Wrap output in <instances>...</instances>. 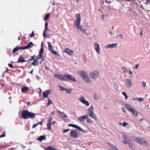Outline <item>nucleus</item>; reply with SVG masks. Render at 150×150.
Returning <instances> with one entry per match:
<instances>
[{"label":"nucleus","instance_id":"nucleus-1","mask_svg":"<svg viewBox=\"0 0 150 150\" xmlns=\"http://www.w3.org/2000/svg\"><path fill=\"white\" fill-rule=\"evenodd\" d=\"M75 17L76 19V22H74V24L78 29H79L81 31L84 32L85 31V29L83 28L80 25L81 22V18L79 14H76Z\"/></svg>","mask_w":150,"mask_h":150},{"label":"nucleus","instance_id":"nucleus-2","mask_svg":"<svg viewBox=\"0 0 150 150\" xmlns=\"http://www.w3.org/2000/svg\"><path fill=\"white\" fill-rule=\"evenodd\" d=\"M78 74L82 78L85 82L88 83L90 82V79L88 78L86 72L80 71L78 72Z\"/></svg>","mask_w":150,"mask_h":150},{"label":"nucleus","instance_id":"nucleus-3","mask_svg":"<svg viewBox=\"0 0 150 150\" xmlns=\"http://www.w3.org/2000/svg\"><path fill=\"white\" fill-rule=\"evenodd\" d=\"M125 107L130 112H132L133 114L136 116H138V113L136 110L134 108H132L130 105L128 104H126Z\"/></svg>","mask_w":150,"mask_h":150},{"label":"nucleus","instance_id":"nucleus-4","mask_svg":"<svg viewBox=\"0 0 150 150\" xmlns=\"http://www.w3.org/2000/svg\"><path fill=\"white\" fill-rule=\"evenodd\" d=\"M88 112L90 117L93 118L95 120H97L96 117L93 112V106H91L88 109Z\"/></svg>","mask_w":150,"mask_h":150},{"label":"nucleus","instance_id":"nucleus-5","mask_svg":"<svg viewBox=\"0 0 150 150\" xmlns=\"http://www.w3.org/2000/svg\"><path fill=\"white\" fill-rule=\"evenodd\" d=\"M43 42H42L41 43V48L40 51L39 57H37V59H41V61H40V64H41L42 62L43 61V55L42 54L43 53L44 51L43 50Z\"/></svg>","mask_w":150,"mask_h":150},{"label":"nucleus","instance_id":"nucleus-6","mask_svg":"<svg viewBox=\"0 0 150 150\" xmlns=\"http://www.w3.org/2000/svg\"><path fill=\"white\" fill-rule=\"evenodd\" d=\"M28 49V44L27 45L23 47H21L19 46H17L14 48V49L13 50L12 52L14 54L17 51L19 50H25Z\"/></svg>","mask_w":150,"mask_h":150},{"label":"nucleus","instance_id":"nucleus-7","mask_svg":"<svg viewBox=\"0 0 150 150\" xmlns=\"http://www.w3.org/2000/svg\"><path fill=\"white\" fill-rule=\"evenodd\" d=\"M71 80L74 82H76V79L72 76L69 74H65V81L67 80Z\"/></svg>","mask_w":150,"mask_h":150},{"label":"nucleus","instance_id":"nucleus-8","mask_svg":"<svg viewBox=\"0 0 150 150\" xmlns=\"http://www.w3.org/2000/svg\"><path fill=\"white\" fill-rule=\"evenodd\" d=\"M20 117L24 119H28V111L27 110L23 111L21 113V116Z\"/></svg>","mask_w":150,"mask_h":150},{"label":"nucleus","instance_id":"nucleus-9","mask_svg":"<svg viewBox=\"0 0 150 150\" xmlns=\"http://www.w3.org/2000/svg\"><path fill=\"white\" fill-rule=\"evenodd\" d=\"M70 136L71 137L77 138L79 136V134L77 130H72L70 132Z\"/></svg>","mask_w":150,"mask_h":150},{"label":"nucleus","instance_id":"nucleus-10","mask_svg":"<svg viewBox=\"0 0 150 150\" xmlns=\"http://www.w3.org/2000/svg\"><path fill=\"white\" fill-rule=\"evenodd\" d=\"M135 141L141 144L146 145V142L144 140V139L142 138L137 137L135 139Z\"/></svg>","mask_w":150,"mask_h":150},{"label":"nucleus","instance_id":"nucleus-11","mask_svg":"<svg viewBox=\"0 0 150 150\" xmlns=\"http://www.w3.org/2000/svg\"><path fill=\"white\" fill-rule=\"evenodd\" d=\"M54 76L60 80L65 81V74L63 75L62 74H54Z\"/></svg>","mask_w":150,"mask_h":150},{"label":"nucleus","instance_id":"nucleus-12","mask_svg":"<svg viewBox=\"0 0 150 150\" xmlns=\"http://www.w3.org/2000/svg\"><path fill=\"white\" fill-rule=\"evenodd\" d=\"M125 85L128 88L131 87L132 85V81L130 79H127L125 81Z\"/></svg>","mask_w":150,"mask_h":150},{"label":"nucleus","instance_id":"nucleus-13","mask_svg":"<svg viewBox=\"0 0 150 150\" xmlns=\"http://www.w3.org/2000/svg\"><path fill=\"white\" fill-rule=\"evenodd\" d=\"M98 74L97 72L94 71L92 72L90 75L92 79H95L98 77Z\"/></svg>","mask_w":150,"mask_h":150},{"label":"nucleus","instance_id":"nucleus-14","mask_svg":"<svg viewBox=\"0 0 150 150\" xmlns=\"http://www.w3.org/2000/svg\"><path fill=\"white\" fill-rule=\"evenodd\" d=\"M88 115H86L82 116H81L78 117V120L81 122H83L85 119H87L88 118Z\"/></svg>","mask_w":150,"mask_h":150},{"label":"nucleus","instance_id":"nucleus-15","mask_svg":"<svg viewBox=\"0 0 150 150\" xmlns=\"http://www.w3.org/2000/svg\"><path fill=\"white\" fill-rule=\"evenodd\" d=\"M80 101L86 106H88L89 105V103L88 101H86L83 97H81L80 98Z\"/></svg>","mask_w":150,"mask_h":150},{"label":"nucleus","instance_id":"nucleus-16","mask_svg":"<svg viewBox=\"0 0 150 150\" xmlns=\"http://www.w3.org/2000/svg\"><path fill=\"white\" fill-rule=\"evenodd\" d=\"M117 43H114L108 45L106 46L105 47L107 48H112L114 47H116L117 46Z\"/></svg>","mask_w":150,"mask_h":150},{"label":"nucleus","instance_id":"nucleus-17","mask_svg":"<svg viewBox=\"0 0 150 150\" xmlns=\"http://www.w3.org/2000/svg\"><path fill=\"white\" fill-rule=\"evenodd\" d=\"M51 92V91L49 90H47L45 92H43V96L44 98H47L48 96L50 94Z\"/></svg>","mask_w":150,"mask_h":150},{"label":"nucleus","instance_id":"nucleus-18","mask_svg":"<svg viewBox=\"0 0 150 150\" xmlns=\"http://www.w3.org/2000/svg\"><path fill=\"white\" fill-rule=\"evenodd\" d=\"M48 24L47 23V21H46L45 24V29L43 33V36L44 37H46V36L45 34V33L47 32V31L48 30V28L47 27Z\"/></svg>","mask_w":150,"mask_h":150},{"label":"nucleus","instance_id":"nucleus-19","mask_svg":"<svg viewBox=\"0 0 150 150\" xmlns=\"http://www.w3.org/2000/svg\"><path fill=\"white\" fill-rule=\"evenodd\" d=\"M94 46L95 47V49L96 51L98 54L100 52V47L99 45L97 43H94Z\"/></svg>","mask_w":150,"mask_h":150},{"label":"nucleus","instance_id":"nucleus-20","mask_svg":"<svg viewBox=\"0 0 150 150\" xmlns=\"http://www.w3.org/2000/svg\"><path fill=\"white\" fill-rule=\"evenodd\" d=\"M27 61L24 59V58L23 56V55H21L19 58L17 63H23Z\"/></svg>","mask_w":150,"mask_h":150},{"label":"nucleus","instance_id":"nucleus-21","mask_svg":"<svg viewBox=\"0 0 150 150\" xmlns=\"http://www.w3.org/2000/svg\"><path fill=\"white\" fill-rule=\"evenodd\" d=\"M122 138L124 140L123 141H125L126 142H127L128 141H129V142L131 141V139L129 137L127 136L124 135L123 136Z\"/></svg>","mask_w":150,"mask_h":150},{"label":"nucleus","instance_id":"nucleus-22","mask_svg":"<svg viewBox=\"0 0 150 150\" xmlns=\"http://www.w3.org/2000/svg\"><path fill=\"white\" fill-rule=\"evenodd\" d=\"M64 52L70 55H72L73 54L72 53L73 52V51H71L70 49H68V48L65 49Z\"/></svg>","mask_w":150,"mask_h":150},{"label":"nucleus","instance_id":"nucleus-23","mask_svg":"<svg viewBox=\"0 0 150 150\" xmlns=\"http://www.w3.org/2000/svg\"><path fill=\"white\" fill-rule=\"evenodd\" d=\"M69 126H71L73 127H74L77 129L78 130L80 131H81V128L79 126L77 125L74 124H70L68 125Z\"/></svg>","mask_w":150,"mask_h":150},{"label":"nucleus","instance_id":"nucleus-24","mask_svg":"<svg viewBox=\"0 0 150 150\" xmlns=\"http://www.w3.org/2000/svg\"><path fill=\"white\" fill-rule=\"evenodd\" d=\"M123 142L124 144H126L127 143L128 144H129V146L130 148H131L132 149L133 148V144L132 143H130L129 141H128L127 142H126L125 141H123Z\"/></svg>","mask_w":150,"mask_h":150},{"label":"nucleus","instance_id":"nucleus-25","mask_svg":"<svg viewBox=\"0 0 150 150\" xmlns=\"http://www.w3.org/2000/svg\"><path fill=\"white\" fill-rule=\"evenodd\" d=\"M37 59L36 60L34 59L35 60V62H33L32 64L35 66H37L38 65V63H40V62H39L38 61L39 59H37Z\"/></svg>","mask_w":150,"mask_h":150},{"label":"nucleus","instance_id":"nucleus-26","mask_svg":"<svg viewBox=\"0 0 150 150\" xmlns=\"http://www.w3.org/2000/svg\"><path fill=\"white\" fill-rule=\"evenodd\" d=\"M28 90V87L25 86L23 87L21 89V91L22 93H25Z\"/></svg>","mask_w":150,"mask_h":150},{"label":"nucleus","instance_id":"nucleus-27","mask_svg":"<svg viewBox=\"0 0 150 150\" xmlns=\"http://www.w3.org/2000/svg\"><path fill=\"white\" fill-rule=\"evenodd\" d=\"M48 43V50L50 52L53 50V46L50 42H49Z\"/></svg>","mask_w":150,"mask_h":150},{"label":"nucleus","instance_id":"nucleus-28","mask_svg":"<svg viewBox=\"0 0 150 150\" xmlns=\"http://www.w3.org/2000/svg\"><path fill=\"white\" fill-rule=\"evenodd\" d=\"M46 137L45 136H41L40 137H38V140L40 141H42Z\"/></svg>","mask_w":150,"mask_h":150},{"label":"nucleus","instance_id":"nucleus-29","mask_svg":"<svg viewBox=\"0 0 150 150\" xmlns=\"http://www.w3.org/2000/svg\"><path fill=\"white\" fill-rule=\"evenodd\" d=\"M35 116V114L34 113H32L29 112V118L34 117Z\"/></svg>","mask_w":150,"mask_h":150},{"label":"nucleus","instance_id":"nucleus-30","mask_svg":"<svg viewBox=\"0 0 150 150\" xmlns=\"http://www.w3.org/2000/svg\"><path fill=\"white\" fill-rule=\"evenodd\" d=\"M50 16V13H48L46 14L45 15V17L44 18V20L45 21H46L49 18Z\"/></svg>","mask_w":150,"mask_h":150},{"label":"nucleus","instance_id":"nucleus-31","mask_svg":"<svg viewBox=\"0 0 150 150\" xmlns=\"http://www.w3.org/2000/svg\"><path fill=\"white\" fill-rule=\"evenodd\" d=\"M51 125H52V124L47 123V129H48L50 130H51Z\"/></svg>","mask_w":150,"mask_h":150},{"label":"nucleus","instance_id":"nucleus-32","mask_svg":"<svg viewBox=\"0 0 150 150\" xmlns=\"http://www.w3.org/2000/svg\"><path fill=\"white\" fill-rule=\"evenodd\" d=\"M52 116L51 115L50 116V117L49 118V119H48V122H47V123H50V124H52Z\"/></svg>","mask_w":150,"mask_h":150},{"label":"nucleus","instance_id":"nucleus-33","mask_svg":"<svg viewBox=\"0 0 150 150\" xmlns=\"http://www.w3.org/2000/svg\"><path fill=\"white\" fill-rule=\"evenodd\" d=\"M60 117L62 118H66L67 116L66 114L64 113H62L60 115Z\"/></svg>","mask_w":150,"mask_h":150},{"label":"nucleus","instance_id":"nucleus-34","mask_svg":"<svg viewBox=\"0 0 150 150\" xmlns=\"http://www.w3.org/2000/svg\"><path fill=\"white\" fill-rule=\"evenodd\" d=\"M42 121L36 124H35V125H33L32 127V128H34L38 125H42Z\"/></svg>","mask_w":150,"mask_h":150},{"label":"nucleus","instance_id":"nucleus-35","mask_svg":"<svg viewBox=\"0 0 150 150\" xmlns=\"http://www.w3.org/2000/svg\"><path fill=\"white\" fill-rule=\"evenodd\" d=\"M47 98L48 100V102L47 103V106H49L50 104H52L53 103L52 102L51 100L49 98V97H47Z\"/></svg>","mask_w":150,"mask_h":150},{"label":"nucleus","instance_id":"nucleus-36","mask_svg":"<svg viewBox=\"0 0 150 150\" xmlns=\"http://www.w3.org/2000/svg\"><path fill=\"white\" fill-rule=\"evenodd\" d=\"M50 52H52L53 54L56 55L57 56H59V55L58 54L57 52L55 51L52 50L50 51Z\"/></svg>","mask_w":150,"mask_h":150},{"label":"nucleus","instance_id":"nucleus-37","mask_svg":"<svg viewBox=\"0 0 150 150\" xmlns=\"http://www.w3.org/2000/svg\"><path fill=\"white\" fill-rule=\"evenodd\" d=\"M110 145L111 146V148L113 149L112 150H118V149L115 147L114 146H113L112 145L110 144ZM108 150H111L110 149H109Z\"/></svg>","mask_w":150,"mask_h":150},{"label":"nucleus","instance_id":"nucleus-38","mask_svg":"<svg viewBox=\"0 0 150 150\" xmlns=\"http://www.w3.org/2000/svg\"><path fill=\"white\" fill-rule=\"evenodd\" d=\"M65 91H66L67 93H70L71 92L72 90L70 88L67 89L66 88V90Z\"/></svg>","mask_w":150,"mask_h":150},{"label":"nucleus","instance_id":"nucleus-39","mask_svg":"<svg viewBox=\"0 0 150 150\" xmlns=\"http://www.w3.org/2000/svg\"><path fill=\"white\" fill-rule=\"evenodd\" d=\"M47 149V150H55L56 149L54 148L53 147L51 146H49L48 147Z\"/></svg>","mask_w":150,"mask_h":150},{"label":"nucleus","instance_id":"nucleus-40","mask_svg":"<svg viewBox=\"0 0 150 150\" xmlns=\"http://www.w3.org/2000/svg\"><path fill=\"white\" fill-rule=\"evenodd\" d=\"M34 45L32 42H30L29 43V48H31Z\"/></svg>","mask_w":150,"mask_h":150},{"label":"nucleus","instance_id":"nucleus-41","mask_svg":"<svg viewBox=\"0 0 150 150\" xmlns=\"http://www.w3.org/2000/svg\"><path fill=\"white\" fill-rule=\"evenodd\" d=\"M59 87L60 90L61 91H63L66 90V88H64L63 87L60 85H59Z\"/></svg>","mask_w":150,"mask_h":150},{"label":"nucleus","instance_id":"nucleus-42","mask_svg":"<svg viewBox=\"0 0 150 150\" xmlns=\"http://www.w3.org/2000/svg\"><path fill=\"white\" fill-rule=\"evenodd\" d=\"M83 33H85L86 34L88 35L90 33V31L88 30L85 29V31Z\"/></svg>","mask_w":150,"mask_h":150},{"label":"nucleus","instance_id":"nucleus-43","mask_svg":"<svg viewBox=\"0 0 150 150\" xmlns=\"http://www.w3.org/2000/svg\"><path fill=\"white\" fill-rule=\"evenodd\" d=\"M122 69L123 70V72L125 73L127 72L128 70L125 67H122Z\"/></svg>","mask_w":150,"mask_h":150},{"label":"nucleus","instance_id":"nucleus-44","mask_svg":"<svg viewBox=\"0 0 150 150\" xmlns=\"http://www.w3.org/2000/svg\"><path fill=\"white\" fill-rule=\"evenodd\" d=\"M87 121L88 123L91 124H92L93 122V121L91 120V119L88 118L87 119Z\"/></svg>","mask_w":150,"mask_h":150},{"label":"nucleus","instance_id":"nucleus-45","mask_svg":"<svg viewBox=\"0 0 150 150\" xmlns=\"http://www.w3.org/2000/svg\"><path fill=\"white\" fill-rule=\"evenodd\" d=\"M122 94L123 95H124L125 96V98L126 99H127L128 98V96L127 94H126V93L125 92H122Z\"/></svg>","mask_w":150,"mask_h":150},{"label":"nucleus","instance_id":"nucleus-46","mask_svg":"<svg viewBox=\"0 0 150 150\" xmlns=\"http://www.w3.org/2000/svg\"><path fill=\"white\" fill-rule=\"evenodd\" d=\"M35 32L34 31H32V33L29 34L30 37L31 38H33Z\"/></svg>","mask_w":150,"mask_h":150},{"label":"nucleus","instance_id":"nucleus-47","mask_svg":"<svg viewBox=\"0 0 150 150\" xmlns=\"http://www.w3.org/2000/svg\"><path fill=\"white\" fill-rule=\"evenodd\" d=\"M128 125V123L125 122H124L122 123V126L125 127L127 126Z\"/></svg>","mask_w":150,"mask_h":150},{"label":"nucleus","instance_id":"nucleus-48","mask_svg":"<svg viewBox=\"0 0 150 150\" xmlns=\"http://www.w3.org/2000/svg\"><path fill=\"white\" fill-rule=\"evenodd\" d=\"M69 130V129H64L63 132L65 133L67 132Z\"/></svg>","mask_w":150,"mask_h":150},{"label":"nucleus","instance_id":"nucleus-49","mask_svg":"<svg viewBox=\"0 0 150 150\" xmlns=\"http://www.w3.org/2000/svg\"><path fill=\"white\" fill-rule=\"evenodd\" d=\"M142 84L144 87H145L146 86V83H145L143 81L142 82Z\"/></svg>","mask_w":150,"mask_h":150},{"label":"nucleus","instance_id":"nucleus-50","mask_svg":"<svg viewBox=\"0 0 150 150\" xmlns=\"http://www.w3.org/2000/svg\"><path fill=\"white\" fill-rule=\"evenodd\" d=\"M8 65L10 67H11V68H13V65L12 64H9Z\"/></svg>","mask_w":150,"mask_h":150},{"label":"nucleus","instance_id":"nucleus-51","mask_svg":"<svg viewBox=\"0 0 150 150\" xmlns=\"http://www.w3.org/2000/svg\"><path fill=\"white\" fill-rule=\"evenodd\" d=\"M5 136V134H2L0 136V138L4 137Z\"/></svg>","mask_w":150,"mask_h":150},{"label":"nucleus","instance_id":"nucleus-52","mask_svg":"<svg viewBox=\"0 0 150 150\" xmlns=\"http://www.w3.org/2000/svg\"><path fill=\"white\" fill-rule=\"evenodd\" d=\"M139 101L140 102H142L143 100V99L142 98H139Z\"/></svg>","mask_w":150,"mask_h":150},{"label":"nucleus","instance_id":"nucleus-53","mask_svg":"<svg viewBox=\"0 0 150 150\" xmlns=\"http://www.w3.org/2000/svg\"><path fill=\"white\" fill-rule=\"evenodd\" d=\"M139 66V64H137V65H136L135 66V68L137 69L138 67V66Z\"/></svg>","mask_w":150,"mask_h":150},{"label":"nucleus","instance_id":"nucleus-54","mask_svg":"<svg viewBox=\"0 0 150 150\" xmlns=\"http://www.w3.org/2000/svg\"><path fill=\"white\" fill-rule=\"evenodd\" d=\"M146 4H150V0H147Z\"/></svg>","mask_w":150,"mask_h":150},{"label":"nucleus","instance_id":"nucleus-55","mask_svg":"<svg viewBox=\"0 0 150 150\" xmlns=\"http://www.w3.org/2000/svg\"><path fill=\"white\" fill-rule=\"evenodd\" d=\"M8 68H6V70L5 71H4V73H6L7 72H8Z\"/></svg>","mask_w":150,"mask_h":150},{"label":"nucleus","instance_id":"nucleus-56","mask_svg":"<svg viewBox=\"0 0 150 150\" xmlns=\"http://www.w3.org/2000/svg\"><path fill=\"white\" fill-rule=\"evenodd\" d=\"M57 112H58V113L60 114V115L62 113V112H61L60 111H59V110H57Z\"/></svg>","mask_w":150,"mask_h":150},{"label":"nucleus","instance_id":"nucleus-57","mask_svg":"<svg viewBox=\"0 0 150 150\" xmlns=\"http://www.w3.org/2000/svg\"><path fill=\"white\" fill-rule=\"evenodd\" d=\"M129 73L130 74H132V71H129Z\"/></svg>","mask_w":150,"mask_h":150},{"label":"nucleus","instance_id":"nucleus-58","mask_svg":"<svg viewBox=\"0 0 150 150\" xmlns=\"http://www.w3.org/2000/svg\"><path fill=\"white\" fill-rule=\"evenodd\" d=\"M4 146H0V149H2L3 148H4Z\"/></svg>","mask_w":150,"mask_h":150},{"label":"nucleus","instance_id":"nucleus-59","mask_svg":"<svg viewBox=\"0 0 150 150\" xmlns=\"http://www.w3.org/2000/svg\"><path fill=\"white\" fill-rule=\"evenodd\" d=\"M36 77H37V78L38 80H39L40 79V77L39 76H36Z\"/></svg>","mask_w":150,"mask_h":150},{"label":"nucleus","instance_id":"nucleus-60","mask_svg":"<svg viewBox=\"0 0 150 150\" xmlns=\"http://www.w3.org/2000/svg\"><path fill=\"white\" fill-rule=\"evenodd\" d=\"M5 73L3 72V74H2V77H3V78H4V74H5Z\"/></svg>","mask_w":150,"mask_h":150},{"label":"nucleus","instance_id":"nucleus-61","mask_svg":"<svg viewBox=\"0 0 150 150\" xmlns=\"http://www.w3.org/2000/svg\"><path fill=\"white\" fill-rule=\"evenodd\" d=\"M95 98L96 100H97L98 99V98H96V94L95 95Z\"/></svg>","mask_w":150,"mask_h":150},{"label":"nucleus","instance_id":"nucleus-62","mask_svg":"<svg viewBox=\"0 0 150 150\" xmlns=\"http://www.w3.org/2000/svg\"><path fill=\"white\" fill-rule=\"evenodd\" d=\"M55 121H54L53 122H52V125H54L55 124Z\"/></svg>","mask_w":150,"mask_h":150},{"label":"nucleus","instance_id":"nucleus-63","mask_svg":"<svg viewBox=\"0 0 150 150\" xmlns=\"http://www.w3.org/2000/svg\"><path fill=\"white\" fill-rule=\"evenodd\" d=\"M142 30H141V32L140 33V35H141V36H142Z\"/></svg>","mask_w":150,"mask_h":150},{"label":"nucleus","instance_id":"nucleus-64","mask_svg":"<svg viewBox=\"0 0 150 150\" xmlns=\"http://www.w3.org/2000/svg\"><path fill=\"white\" fill-rule=\"evenodd\" d=\"M1 85L3 87H4V84H1Z\"/></svg>","mask_w":150,"mask_h":150}]
</instances>
